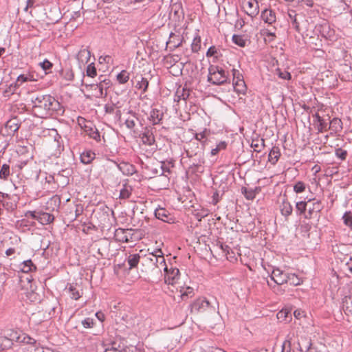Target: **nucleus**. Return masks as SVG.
Here are the masks:
<instances>
[{
  "instance_id": "f257e3e1",
  "label": "nucleus",
  "mask_w": 352,
  "mask_h": 352,
  "mask_svg": "<svg viewBox=\"0 0 352 352\" xmlns=\"http://www.w3.org/2000/svg\"><path fill=\"white\" fill-rule=\"evenodd\" d=\"M32 111L35 116L45 118L53 116L62 115L63 107L50 94H36L31 97Z\"/></svg>"
},
{
  "instance_id": "f03ea898",
  "label": "nucleus",
  "mask_w": 352,
  "mask_h": 352,
  "mask_svg": "<svg viewBox=\"0 0 352 352\" xmlns=\"http://www.w3.org/2000/svg\"><path fill=\"white\" fill-rule=\"evenodd\" d=\"M190 307L191 312H219V302L213 296L210 299L206 297H199L195 300Z\"/></svg>"
},
{
  "instance_id": "7ed1b4c3",
  "label": "nucleus",
  "mask_w": 352,
  "mask_h": 352,
  "mask_svg": "<svg viewBox=\"0 0 352 352\" xmlns=\"http://www.w3.org/2000/svg\"><path fill=\"white\" fill-rule=\"evenodd\" d=\"M228 77L221 67L210 65L208 67V82L212 85H221L227 83Z\"/></svg>"
},
{
  "instance_id": "20e7f679",
  "label": "nucleus",
  "mask_w": 352,
  "mask_h": 352,
  "mask_svg": "<svg viewBox=\"0 0 352 352\" xmlns=\"http://www.w3.org/2000/svg\"><path fill=\"white\" fill-rule=\"evenodd\" d=\"M5 334L13 344L16 342L33 344L36 342L34 338L20 330L9 329L5 332Z\"/></svg>"
},
{
  "instance_id": "39448f33",
  "label": "nucleus",
  "mask_w": 352,
  "mask_h": 352,
  "mask_svg": "<svg viewBox=\"0 0 352 352\" xmlns=\"http://www.w3.org/2000/svg\"><path fill=\"white\" fill-rule=\"evenodd\" d=\"M137 231L132 229L118 228L114 233L116 241L122 243H129L135 241L138 238L135 236Z\"/></svg>"
},
{
  "instance_id": "423d86ee",
  "label": "nucleus",
  "mask_w": 352,
  "mask_h": 352,
  "mask_svg": "<svg viewBox=\"0 0 352 352\" xmlns=\"http://www.w3.org/2000/svg\"><path fill=\"white\" fill-rule=\"evenodd\" d=\"M147 258L160 270H164L166 266L164 253L160 248H156L151 252H148L146 255Z\"/></svg>"
},
{
  "instance_id": "0eeeda50",
  "label": "nucleus",
  "mask_w": 352,
  "mask_h": 352,
  "mask_svg": "<svg viewBox=\"0 0 352 352\" xmlns=\"http://www.w3.org/2000/svg\"><path fill=\"white\" fill-rule=\"evenodd\" d=\"M164 272H165V283L168 285H174L179 278V270L176 267L168 269L167 266H165Z\"/></svg>"
},
{
  "instance_id": "6e6552de",
  "label": "nucleus",
  "mask_w": 352,
  "mask_h": 352,
  "mask_svg": "<svg viewBox=\"0 0 352 352\" xmlns=\"http://www.w3.org/2000/svg\"><path fill=\"white\" fill-rule=\"evenodd\" d=\"M110 80H103L99 83L91 85L93 90L95 91L96 98H104L107 96V89L109 87Z\"/></svg>"
},
{
  "instance_id": "1a4fd4ad",
  "label": "nucleus",
  "mask_w": 352,
  "mask_h": 352,
  "mask_svg": "<svg viewBox=\"0 0 352 352\" xmlns=\"http://www.w3.org/2000/svg\"><path fill=\"white\" fill-rule=\"evenodd\" d=\"M287 273L279 268H274L271 274L270 279L276 285L287 283Z\"/></svg>"
},
{
  "instance_id": "9d476101",
  "label": "nucleus",
  "mask_w": 352,
  "mask_h": 352,
  "mask_svg": "<svg viewBox=\"0 0 352 352\" xmlns=\"http://www.w3.org/2000/svg\"><path fill=\"white\" fill-rule=\"evenodd\" d=\"M342 309L346 314L352 315V286L348 289L342 299Z\"/></svg>"
},
{
  "instance_id": "9b49d317",
  "label": "nucleus",
  "mask_w": 352,
  "mask_h": 352,
  "mask_svg": "<svg viewBox=\"0 0 352 352\" xmlns=\"http://www.w3.org/2000/svg\"><path fill=\"white\" fill-rule=\"evenodd\" d=\"M245 13L252 18H254L259 13V6L256 2L249 1L244 6Z\"/></svg>"
},
{
  "instance_id": "f8f14e48",
  "label": "nucleus",
  "mask_w": 352,
  "mask_h": 352,
  "mask_svg": "<svg viewBox=\"0 0 352 352\" xmlns=\"http://www.w3.org/2000/svg\"><path fill=\"white\" fill-rule=\"evenodd\" d=\"M261 17L262 20L270 25L273 24L276 21V13L271 9H265L261 12Z\"/></svg>"
},
{
  "instance_id": "ddd939ff",
  "label": "nucleus",
  "mask_w": 352,
  "mask_h": 352,
  "mask_svg": "<svg viewBox=\"0 0 352 352\" xmlns=\"http://www.w3.org/2000/svg\"><path fill=\"white\" fill-rule=\"evenodd\" d=\"M20 124L16 118H13L8 120L5 127L8 135H13L19 129Z\"/></svg>"
},
{
  "instance_id": "4468645a",
  "label": "nucleus",
  "mask_w": 352,
  "mask_h": 352,
  "mask_svg": "<svg viewBox=\"0 0 352 352\" xmlns=\"http://www.w3.org/2000/svg\"><path fill=\"white\" fill-rule=\"evenodd\" d=\"M183 40L184 38L180 35L171 32L166 44L169 45L170 48L175 50L182 45Z\"/></svg>"
},
{
  "instance_id": "2eb2a0df",
  "label": "nucleus",
  "mask_w": 352,
  "mask_h": 352,
  "mask_svg": "<svg viewBox=\"0 0 352 352\" xmlns=\"http://www.w3.org/2000/svg\"><path fill=\"white\" fill-rule=\"evenodd\" d=\"M313 117L314 118L316 128L319 133H322L327 130L328 123L324 120V119L320 117L318 113H315Z\"/></svg>"
},
{
  "instance_id": "dca6fc26",
  "label": "nucleus",
  "mask_w": 352,
  "mask_h": 352,
  "mask_svg": "<svg viewBox=\"0 0 352 352\" xmlns=\"http://www.w3.org/2000/svg\"><path fill=\"white\" fill-rule=\"evenodd\" d=\"M155 216L156 217V218L162 220L164 222L169 223L173 222L172 217H170L169 213L164 208H157L155 210Z\"/></svg>"
},
{
  "instance_id": "f3484780",
  "label": "nucleus",
  "mask_w": 352,
  "mask_h": 352,
  "mask_svg": "<svg viewBox=\"0 0 352 352\" xmlns=\"http://www.w3.org/2000/svg\"><path fill=\"white\" fill-rule=\"evenodd\" d=\"M174 162L173 160H166L164 162H160L158 167L160 168V175L167 176L166 173H170V168H173Z\"/></svg>"
},
{
  "instance_id": "a211bd4d",
  "label": "nucleus",
  "mask_w": 352,
  "mask_h": 352,
  "mask_svg": "<svg viewBox=\"0 0 352 352\" xmlns=\"http://www.w3.org/2000/svg\"><path fill=\"white\" fill-rule=\"evenodd\" d=\"M91 57V52L86 48L81 49L76 55L78 62L82 64L87 63Z\"/></svg>"
},
{
  "instance_id": "6ab92c4d",
  "label": "nucleus",
  "mask_w": 352,
  "mask_h": 352,
  "mask_svg": "<svg viewBox=\"0 0 352 352\" xmlns=\"http://www.w3.org/2000/svg\"><path fill=\"white\" fill-rule=\"evenodd\" d=\"M143 144L151 146L155 142V138L151 130L146 129L141 135Z\"/></svg>"
},
{
  "instance_id": "aec40b11",
  "label": "nucleus",
  "mask_w": 352,
  "mask_h": 352,
  "mask_svg": "<svg viewBox=\"0 0 352 352\" xmlns=\"http://www.w3.org/2000/svg\"><path fill=\"white\" fill-rule=\"evenodd\" d=\"M54 219L52 214L48 212L38 211V216L37 221L42 225H47L52 223Z\"/></svg>"
},
{
  "instance_id": "412c9836",
  "label": "nucleus",
  "mask_w": 352,
  "mask_h": 352,
  "mask_svg": "<svg viewBox=\"0 0 352 352\" xmlns=\"http://www.w3.org/2000/svg\"><path fill=\"white\" fill-rule=\"evenodd\" d=\"M19 270L23 273H29L36 270V267L34 265L32 260L28 259L23 261L19 265Z\"/></svg>"
},
{
  "instance_id": "4be33fe9",
  "label": "nucleus",
  "mask_w": 352,
  "mask_h": 352,
  "mask_svg": "<svg viewBox=\"0 0 352 352\" xmlns=\"http://www.w3.org/2000/svg\"><path fill=\"white\" fill-rule=\"evenodd\" d=\"M280 156V149L277 146H274L268 155V161L273 165L276 164Z\"/></svg>"
},
{
  "instance_id": "5701e85b",
  "label": "nucleus",
  "mask_w": 352,
  "mask_h": 352,
  "mask_svg": "<svg viewBox=\"0 0 352 352\" xmlns=\"http://www.w3.org/2000/svg\"><path fill=\"white\" fill-rule=\"evenodd\" d=\"M329 129L334 133H338L342 129V122L340 119L335 118L329 122Z\"/></svg>"
},
{
  "instance_id": "b1692460",
  "label": "nucleus",
  "mask_w": 352,
  "mask_h": 352,
  "mask_svg": "<svg viewBox=\"0 0 352 352\" xmlns=\"http://www.w3.org/2000/svg\"><path fill=\"white\" fill-rule=\"evenodd\" d=\"M118 167L124 175H133L136 171L135 166L129 163H120Z\"/></svg>"
},
{
  "instance_id": "393cba45",
  "label": "nucleus",
  "mask_w": 352,
  "mask_h": 352,
  "mask_svg": "<svg viewBox=\"0 0 352 352\" xmlns=\"http://www.w3.org/2000/svg\"><path fill=\"white\" fill-rule=\"evenodd\" d=\"M10 175H11V168L9 164H3L1 166H0V179L1 180L8 181Z\"/></svg>"
},
{
  "instance_id": "a878e982",
  "label": "nucleus",
  "mask_w": 352,
  "mask_h": 352,
  "mask_svg": "<svg viewBox=\"0 0 352 352\" xmlns=\"http://www.w3.org/2000/svg\"><path fill=\"white\" fill-rule=\"evenodd\" d=\"M281 214L287 217L292 214V206L287 199H283L281 205L280 206Z\"/></svg>"
},
{
  "instance_id": "bb28decb",
  "label": "nucleus",
  "mask_w": 352,
  "mask_h": 352,
  "mask_svg": "<svg viewBox=\"0 0 352 352\" xmlns=\"http://www.w3.org/2000/svg\"><path fill=\"white\" fill-rule=\"evenodd\" d=\"M95 156L96 154L93 151L90 150L86 151L80 155L81 162L85 164H88L91 162L95 158Z\"/></svg>"
},
{
  "instance_id": "cd10ccee",
  "label": "nucleus",
  "mask_w": 352,
  "mask_h": 352,
  "mask_svg": "<svg viewBox=\"0 0 352 352\" xmlns=\"http://www.w3.org/2000/svg\"><path fill=\"white\" fill-rule=\"evenodd\" d=\"M133 188L128 184H124L122 188L120 190L119 198H129L131 195Z\"/></svg>"
},
{
  "instance_id": "c85d7f7f",
  "label": "nucleus",
  "mask_w": 352,
  "mask_h": 352,
  "mask_svg": "<svg viewBox=\"0 0 352 352\" xmlns=\"http://www.w3.org/2000/svg\"><path fill=\"white\" fill-rule=\"evenodd\" d=\"M163 118V113L158 109H154L151 111L150 115V120L153 124H157L160 122Z\"/></svg>"
},
{
  "instance_id": "c756f323",
  "label": "nucleus",
  "mask_w": 352,
  "mask_h": 352,
  "mask_svg": "<svg viewBox=\"0 0 352 352\" xmlns=\"http://www.w3.org/2000/svg\"><path fill=\"white\" fill-rule=\"evenodd\" d=\"M13 343L9 340L4 333L3 336H0V351L10 349Z\"/></svg>"
},
{
  "instance_id": "7c9ffc66",
  "label": "nucleus",
  "mask_w": 352,
  "mask_h": 352,
  "mask_svg": "<svg viewBox=\"0 0 352 352\" xmlns=\"http://www.w3.org/2000/svg\"><path fill=\"white\" fill-rule=\"evenodd\" d=\"M140 256L139 254H130L127 258L129 268L132 269L138 266L140 262Z\"/></svg>"
},
{
  "instance_id": "2f4dec72",
  "label": "nucleus",
  "mask_w": 352,
  "mask_h": 352,
  "mask_svg": "<svg viewBox=\"0 0 352 352\" xmlns=\"http://www.w3.org/2000/svg\"><path fill=\"white\" fill-rule=\"evenodd\" d=\"M85 131L91 138L95 140L97 142L100 141V135L98 130L96 128L87 127L86 126Z\"/></svg>"
},
{
  "instance_id": "473e14b6",
  "label": "nucleus",
  "mask_w": 352,
  "mask_h": 352,
  "mask_svg": "<svg viewBox=\"0 0 352 352\" xmlns=\"http://www.w3.org/2000/svg\"><path fill=\"white\" fill-rule=\"evenodd\" d=\"M265 140L261 139L252 140L251 143V147L254 148L256 152H261L262 148L265 146Z\"/></svg>"
},
{
  "instance_id": "72a5a7b5",
  "label": "nucleus",
  "mask_w": 352,
  "mask_h": 352,
  "mask_svg": "<svg viewBox=\"0 0 352 352\" xmlns=\"http://www.w3.org/2000/svg\"><path fill=\"white\" fill-rule=\"evenodd\" d=\"M234 91L239 94H245L247 90L245 81L232 82Z\"/></svg>"
},
{
  "instance_id": "f704fd0d",
  "label": "nucleus",
  "mask_w": 352,
  "mask_h": 352,
  "mask_svg": "<svg viewBox=\"0 0 352 352\" xmlns=\"http://www.w3.org/2000/svg\"><path fill=\"white\" fill-rule=\"evenodd\" d=\"M287 283H289L292 285H300L302 281V280L295 274H287Z\"/></svg>"
},
{
  "instance_id": "c9c22d12",
  "label": "nucleus",
  "mask_w": 352,
  "mask_h": 352,
  "mask_svg": "<svg viewBox=\"0 0 352 352\" xmlns=\"http://www.w3.org/2000/svg\"><path fill=\"white\" fill-rule=\"evenodd\" d=\"M288 16L289 19L292 20V25L295 28L297 32H300V25L296 19V14L294 10H290L288 12Z\"/></svg>"
},
{
  "instance_id": "e433bc0d",
  "label": "nucleus",
  "mask_w": 352,
  "mask_h": 352,
  "mask_svg": "<svg viewBox=\"0 0 352 352\" xmlns=\"http://www.w3.org/2000/svg\"><path fill=\"white\" fill-rule=\"evenodd\" d=\"M232 41L240 47H245L246 45L247 40L241 35H233Z\"/></svg>"
},
{
  "instance_id": "4c0bfd02",
  "label": "nucleus",
  "mask_w": 352,
  "mask_h": 352,
  "mask_svg": "<svg viewBox=\"0 0 352 352\" xmlns=\"http://www.w3.org/2000/svg\"><path fill=\"white\" fill-rule=\"evenodd\" d=\"M201 49V38L197 36L194 38L192 44H191V50L192 52L197 53Z\"/></svg>"
},
{
  "instance_id": "58836bf2",
  "label": "nucleus",
  "mask_w": 352,
  "mask_h": 352,
  "mask_svg": "<svg viewBox=\"0 0 352 352\" xmlns=\"http://www.w3.org/2000/svg\"><path fill=\"white\" fill-rule=\"evenodd\" d=\"M135 87L137 89H142L145 92L148 87V80L145 78L141 77V80L137 82Z\"/></svg>"
},
{
  "instance_id": "ea45409f",
  "label": "nucleus",
  "mask_w": 352,
  "mask_h": 352,
  "mask_svg": "<svg viewBox=\"0 0 352 352\" xmlns=\"http://www.w3.org/2000/svg\"><path fill=\"white\" fill-rule=\"evenodd\" d=\"M34 80L32 79V76L31 75L27 74H21L19 75L16 79L15 84H17V86L19 87L23 82Z\"/></svg>"
},
{
  "instance_id": "a19ab883",
  "label": "nucleus",
  "mask_w": 352,
  "mask_h": 352,
  "mask_svg": "<svg viewBox=\"0 0 352 352\" xmlns=\"http://www.w3.org/2000/svg\"><path fill=\"white\" fill-rule=\"evenodd\" d=\"M129 79V74L126 70H122L117 76V80L121 84L126 82Z\"/></svg>"
},
{
  "instance_id": "79ce46f5",
  "label": "nucleus",
  "mask_w": 352,
  "mask_h": 352,
  "mask_svg": "<svg viewBox=\"0 0 352 352\" xmlns=\"http://www.w3.org/2000/svg\"><path fill=\"white\" fill-rule=\"evenodd\" d=\"M17 87H19L17 84H11L6 89L3 91V96L10 97L11 95L14 94Z\"/></svg>"
},
{
  "instance_id": "37998d69",
  "label": "nucleus",
  "mask_w": 352,
  "mask_h": 352,
  "mask_svg": "<svg viewBox=\"0 0 352 352\" xmlns=\"http://www.w3.org/2000/svg\"><path fill=\"white\" fill-rule=\"evenodd\" d=\"M194 289L191 287H182L180 289L181 297L182 300H184L185 297L191 296L193 294Z\"/></svg>"
},
{
  "instance_id": "c03bdc74",
  "label": "nucleus",
  "mask_w": 352,
  "mask_h": 352,
  "mask_svg": "<svg viewBox=\"0 0 352 352\" xmlns=\"http://www.w3.org/2000/svg\"><path fill=\"white\" fill-rule=\"evenodd\" d=\"M312 199H308V202L301 201L296 203V208L297 211L300 212V213H302L305 211L308 203H309Z\"/></svg>"
},
{
  "instance_id": "a18cd8bd",
  "label": "nucleus",
  "mask_w": 352,
  "mask_h": 352,
  "mask_svg": "<svg viewBox=\"0 0 352 352\" xmlns=\"http://www.w3.org/2000/svg\"><path fill=\"white\" fill-rule=\"evenodd\" d=\"M291 338L290 336L288 335L286 340L283 342L282 344V352H290L291 351Z\"/></svg>"
},
{
  "instance_id": "49530a36",
  "label": "nucleus",
  "mask_w": 352,
  "mask_h": 352,
  "mask_svg": "<svg viewBox=\"0 0 352 352\" xmlns=\"http://www.w3.org/2000/svg\"><path fill=\"white\" fill-rule=\"evenodd\" d=\"M176 91L179 92V96L184 100H187L190 96V90L184 87H179Z\"/></svg>"
},
{
  "instance_id": "de8ad7c7",
  "label": "nucleus",
  "mask_w": 352,
  "mask_h": 352,
  "mask_svg": "<svg viewBox=\"0 0 352 352\" xmlns=\"http://www.w3.org/2000/svg\"><path fill=\"white\" fill-rule=\"evenodd\" d=\"M226 146H227V143L226 142L222 141V142H219L217 145L216 148L212 149L211 155H217L221 150L226 149Z\"/></svg>"
},
{
  "instance_id": "09e8293b",
  "label": "nucleus",
  "mask_w": 352,
  "mask_h": 352,
  "mask_svg": "<svg viewBox=\"0 0 352 352\" xmlns=\"http://www.w3.org/2000/svg\"><path fill=\"white\" fill-rule=\"evenodd\" d=\"M232 76H233V82H240V81L244 80L242 74L238 69H233L232 70Z\"/></svg>"
},
{
  "instance_id": "8fccbe9b",
  "label": "nucleus",
  "mask_w": 352,
  "mask_h": 352,
  "mask_svg": "<svg viewBox=\"0 0 352 352\" xmlns=\"http://www.w3.org/2000/svg\"><path fill=\"white\" fill-rule=\"evenodd\" d=\"M344 223L346 226L351 228L352 227V215L351 212H346L342 217Z\"/></svg>"
},
{
  "instance_id": "3c124183",
  "label": "nucleus",
  "mask_w": 352,
  "mask_h": 352,
  "mask_svg": "<svg viewBox=\"0 0 352 352\" xmlns=\"http://www.w3.org/2000/svg\"><path fill=\"white\" fill-rule=\"evenodd\" d=\"M86 72L87 75L91 78L96 76L97 72L94 63H91L87 66Z\"/></svg>"
},
{
  "instance_id": "603ef678",
  "label": "nucleus",
  "mask_w": 352,
  "mask_h": 352,
  "mask_svg": "<svg viewBox=\"0 0 352 352\" xmlns=\"http://www.w3.org/2000/svg\"><path fill=\"white\" fill-rule=\"evenodd\" d=\"M70 292L71 298L74 300H78L80 298L81 295L78 290H77L73 285H70L69 287Z\"/></svg>"
},
{
  "instance_id": "864d4df0",
  "label": "nucleus",
  "mask_w": 352,
  "mask_h": 352,
  "mask_svg": "<svg viewBox=\"0 0 352 352\" xmlns=\"http://www.w3.org/2000/svg\"><path fill=\"white\" fill-rule=\"evenodd\" d=\"M39 65L45 72V74H47V71L52 69L53 64L45 59L44 61L40 63Z\"/></svg>"
},
{
  "instance_id": "5fc2aeb1",
  "label": "nucleus",
  "mask_w": 352,
  "mask_h": 352,
  "mask_svg": "<svg viewBox=\"0 0 352 352\" xmlns=\"http://www.w3.org/2000/svg\"><path fill=\"white\" fill-rule=\"evenodd\" d=\"M335 154L337 157L340 158L342 160H344L347 156V151L342 148H337L336 149Z\"/></svg>"
},
{
  "instance_id": "6e6d98bb",
  "label": "nucleus",
  "mask_w": 352,
  "mask_h": 352,
  "mask_svg": "<svg viewBox=\"0 0 352 352\" xmlns=\"http://www.w3.org/2000/svg\"><path fill=\"white\" fill-rule=\"evenodd\" d=\"M81 323H82V325L83 326V327H85L86 329L91 328L94 327V320L90 318H87L84 319Z\"/></svg>"
},
{
  "instance_id": "4d7b16f0",
  "label": "nucleus",
  "mask_w": 352,
  "mask_h": 352,
  "mask_svg": "<svg viewBox=\"0 0 352 352\" xmlns=\"http://www.w3.org/2000/svg\"><path fill=\"white\" fill-rule=\"evenodd\" d=\"M288 311L287 310H281L277 313V318L280 321H287Z\"/></svg>"
},
{
  "instance_id": "13d9d810",
  "label": "nucleus",
  "mask_w": 352,
  "mask_h": 352,
  "mask_svg": "<svg viewBox=\"0 0 352 352\" xmlns=\"http://www.w3.org/2000/svg\"><path fill=\"white\" fill-rule=\"evenodd\" d=\"M305 189V184L302 182H298L294 186V190L296 192H302Z\"/></svg>"
},
{
  "instance_id": "bf43d9fd",
  "label": "nucleus",
  "mask_w": 352,
  "mask_h": 352,
  "mask_svg": "<svg viewBox=\"0 0 352 352\" xmlns=\"http://www.w3.org/2000/svg\"><path fill=\"white\" fill-rule=\"evenodd\" d=\"M26 297L30 302H35L39 300L38 295L34 292H28Z\"/></svg>"
},
{
  "instance_id": "052dcab7",
  "label": "nucleus",
  "mask_w": 352,
  "mask_h": 352,
  "mask_svg": "<svg viewBox=\"0 0 352 352\" xmlns=\"http://www.w3.org/2000/svg\"><path fill=\"white\" fill-rule=\"evenodd\" d=\"M64 78L67 80H72L74 78V74L72 69H65V71L64 72Z\"/></svg>"
},
{
  "instance_id": "680f3d73",
  "label": "nucleus",
  "mask_w": 352,
  "mask_h": 352,
  "mask_svg": "<svg viewBox=\"0 0 352 352\" xmlns=\"http://www.w3.org/2000/svg\"><path fill=\"white\" fill-rule=\"evenodd\" d=\"M204 163V160L203 157H200L197 163H192L190 168H192L195 171H199V168L201 166V164Z\"/></svg>"
},
{
  "instance_id": "e2e57ef3",
  "label": "nucleus",
  "mask_w": 352,
  "mask_h": 352,
  "mask_svg": "<svg viewBox=\"0 0 352 352\" xmlns=\"http://www.w3.org/2000/svg\"><path fill=\"white\" fill-rule=\"evenodd\" d=\"M219 245L223 253H224L226 255L230 254V252H232L230 247L226 244L221 243Z\"/></svg>"
},
{
  "instance_id": "0e129e2a",
  "label": "nucleus",
  "mask_w": 352,
  "mask_h": 352,
  "mask_svg": "<svg viewBox=\"0 0 352 352\" xmlns=\"http://www.w3.org/2000/svg\"><path fill=\"white\" fill-rule=\"evenodd\" d=\"M160 162H157L155 164H153L151 166L148 167L153 174L160 175V168L158 167Z\"/></svg>"
},
{
  "instance_id": "69168bd1",
  "label": "nucleus",
  "mask_w": 352,
  "mask_h": 352,
  "mask_svg": "<svg viewBox=\"0 0 352 352\" xmlns=\"http://www.w3.org/2000/svg\"><path fill=\"white\" fill-rule=\"evenodd\" d=\"M306 352H322V351L318 346H314L311 343H310L307 349Z\"/></svg>"
},
{
  "instance_id": "338daca9",
  "label": "nucleus",
  "mask_w": 352,
  "mask_h": 352,
  "mask_svg": "<svg viewBox=\"0 0 352 352\" xmlns=\"http://www.w3.org/2000/svg\"><path fill=\"white\" fill-rule=\"evenodd\" d=\"M216 54H217V51L215 47L211 46L210 47H209V49L208 50V51L206 52V56L207 57L214 56L216 55Z\"/></svg>"
},
{
  "instance_id": "774afa93",
  "label": "nucleus",
  "mask_w": 352,
  "mask_h": 352,
  "mask_svg": "<svg viewBox=\"0 0 352 352\" xmlns=\"http://www.w3.org/2000/svg\"><path fill=\"white\" fill-rule=\"evenodd\" d=\"M278 76L283 79H290L291 78V74L290 73L287 72H281L278 71Z\"/></svg>"
}]
</instances>
